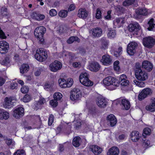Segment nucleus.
Returning <instances> with one entry per match:
<instances>
[{"instance_id":"7c9ffc66","label":"nucleus","mask_w":155,"mask_h":155,"mask_svg":"<svg viewBox=\"0 0 155 155\" xmlns=\"http://www.w3.org/2000/svg\"><path fill=\"white\" fill-rule=\"evenodd\" d=\"M9 113L4 110L0 109V119L6 120L9 117Z\"/></svg>"},{"instance_id":"bb28decb","label":"nucleus","mask_w":155,"mask_h":155,"mask_svg":"<svg viewBox=\"0 0 155 155\" xmlns=\"http://www.w3.org/2000/svg\"><path fill=\"white\" fill-rule=\"evenodd\" d=\"M146 109L151 112L155 111V98L152 99L151 104L147 105Z\"/></svg>"},{"instance_id":"c85d7f7f","label":"nucleus","mask_w":155,"mask_h":155,"mask_svg":"<svg viewBox=\"0 0 155 155\" xmlns=\"http://www.w3.org/2000/svg\"><path fill=\"white\" fill-rule=\"evenodd\" d=\"M87 12L85 9H80L79 10L78 15L79 18L84 19L87 17Z\"/></svg>"},{"instance_id":"393cba45","label":"nucleus","mask_w":155,"mask_h":155,"mask_svg":"<svg viewBox=\"0 0 155 155\" xmlns=\"http://www.w3.org/2000/svg\"><path fill=\"white\" fill-rule=\"evenodd\" d=\"M119 151L118 148L113 147L109 150L107 153V155H118Z\"/></svg>"},{"instance_id":"423d86ee","label":"nucleus","mask_w":155,"mask_h":155,"mask_svg":"<svg viewBox=\"0 0 155 155\" xmlns=\"http://www.w3.org/2000/svg\"><path fill=\"white\" fill-rule=\"evenodd\" d=\"M138 46L137 43L133 41L127 45V52L130 55H133L136 52V48Z\"/></svg>"},{"instance_id":"58836bf2","label":"nucleus","mask_w":155,"mask_h":155,"mask_svg":"<svg viewBox=\"0 0 155 155\" xmlns=\"http://www.w3.org/2000/svg\"><path fill=\"white\" fill-rule=\"evenodd\" d=\"M141 65L140 63L139 62H137L135 63L134 66V71L135 74L137 72H139L141 70Z\"/></svg>"},{"instance_id":"49530a36","label":"nucleus","mask_w":155,"mask_h":155,"mask_svg":"<svg viewBox=\"0 0 155 155\" xmlns=\"http://www.w3.org/2000/svg\"><path fill=\"white\" fill-rule=\"evenodd\" d=\"M31 99V96L28 94H25L23 98V101L25 102H28L30 101Z\"/></svg>"},{"instance_id":"cd10ccee","label":"nucleus","mask_w":155,"mask_h":155,"mask_svg":"<svg viewBox=\"0 0 155 155\" xmlns=\"http://www.w3.org/2000/svg\"><path fill=\"white\" fill-rule=\"evenodd\" d=\"M32 17L36 20L41 21L45 18V16L43 14H38L35 12H34L32 13Z\"/></svg>"},{"instance_id":"9d476101","label":"nucleus","mask_w":155,"mask_h":155,"mask_svg":"<svg viewBox=\"0 0 155 155\" xmlns=\"http://www.w3.org/2000/svg\"><path fill=\"white\" fill-rule=\"evenodd\" d=\"M96 102L98 106L101 108L105 107L107 104V102L105 99L101 96H99L97 97Z\"/></svg>"},{"instance_id":"de8ad7c7","label":"nucleus","mask_w":155,"mask_h":155,"mask_svg":"<svg viewBox=\"0 0 155 155\" xmlns=\"http://www.w3.org/2000/svg\"><path fill=\"white\" fill-rule=\"evenodd\" d=\"M62 95L60 93H56L54 94L53 97L55 99L58 100H60L62 97Z\"/></svg>"},{"instance_id":"79ce46f5","label":"nucleus","mask_w":155,"mask_h":155,"mask_svg":"<svg viewBox=\"0 0 155 155\" xmlns=\"http://www.w3.org/2000/svg\"><path fill=\"white\" fill-rule=\"evenodd\" d=\"M133 82L135 85L141 87H144L145 86V84L143 82L139 81L137 80H134Z\"/></svg>"},{"instance_id":"4d7b16f0","label":"nucleus","mask_w":155,"mask_h":155,"mask_svg":"<svg viewBox=\"0 0 155 155\" xmlns=\"http://www.w3.org/2000/svg\"><path fill=\"white\" fill-rule=\"evenodd\" d=\"M1 12L3 16H7V9L4 7H2L1 9Z\"/></svg>"},{"instance_id":"a211bd4d","label":"nucleus","mask_w":155,"mask_h":155,"mask_svg":"<svg viewBox=\"0 0 155 155\" xmlns=\"http://www.w3.org/2000/svg\"><path fill=\"white\" fill-rule=\"evenodd\" d=\"M142 66L143 68L145 69L148 71H151L153 68L152 64L147 60L144 61L143 62Z\"/></svg>"},{"instance_id":"5701e85b","label":"nucleus","mask_w":155,"mask_h":155,"mask_svg":"<svg viewBox=\"0 0 155 155\" xmlns=\"http://www.w3.org/2000/svg\"><path fill=\"white\" fill-rule=\"evenodd\" d=\"M132 140L134 142L137 141L141 137V134H139V132L137 131H133L130 134Z\"/></svg>"},{"instance_id":"680f3d73","label":"nucleus","mask_w":155,"mask_h":155,"mask_svg":"<svg viewBox=\"0 0 155 155\" xmlns=\"http://www.w3.org/2000/svg\"><path fill=\"white\" fill-rule=\"evenodd\" d=\"M81 125V124L80 122H75L74 123V128L76 129H78L80 127Z\"/></svg>"},{"instance_id":"e2e57ef3","label":"nucleus","mask_w":155,"mask_h":155,"mask_svg":"<svg viewBox=\"0 0 155 155\" xmlns=\"http://www.w3.org/2000/svg\"><path fill=\"white\" fill-rule=\"evenodd\" d=\"M41 105L40 104L38 103V102H37L34 106V109L37 110L38 109H40L41 107Z\"/></svg>"},{"instance_id":"f257e3e1","label":"nucleus","mask_w":155,"mask_h":155,"mask_svg":"<svg viewBox=\"0 0 155 155\" xmlns=\"http://www.w3.org/2000/svg\"><path fill=\"white\" fill-rule=\"evenodd\" d=\"M46 31V28L42 26L38 27L35 29V35L37 38L38 42L40 44H42L44 42V39L43 36Z\"/></svg>"},{"instance_id":"a19ab883","label":"nucleus","mask_w":155,"mask_h":155,"mask_svg":"<svg viewBox=\"0 0 155 155\" xmlns=\"http://www.w3.org/2000/svg\"><path fill=\"white\" fill-rule=\"evenodd\" d=\"M68 12L67 10H61L58 13V15L63 18L66 17L68 15Z\"/></svg>"},{"instance_id":"2eb2a0df","label":"nucleus","mask_w":155,"mask_h":155,"mask_svg":"<svg viewBox=\"0 0 155 155\" xmlns=\"http://www.w3.org/2000/svg\"><path fill=\"white\" fill-rule=\"evenodd\" d=\"M13 98L12 97H6L5 99V104H4V107L6 108H10L12 107L14 102Z\"/></svg>"},{"instance_id":"e433bc0d","label":"nucleus","mask_w":155,"mask_h":155,"mask_svg":"<svg viewBox=\"0 0 155 155\" xmlns=\"http://www.w3.org/2000/svg\"><path fill=\"white\" fill-rule=\"evenodd\" d=\"M148 24L149 25V27L147 28V29L149 31H152L155 25L154 19L153 18L150 19L148 22Z\"/></svg>"},{"instance_id":"1a4fd4ad","label":"nucleus","mask_w":155,"mask_h":155,"mask_svg":"<svg viewBox=\"0 0 155 155\" xmlns=\"http://www.w3.org/2000/svg\"><path fill=\"white\" fill-rule=\"evenodd\" d=\"M135 77L139 80L143 81L148 78V76L147 73L144 71H140L135 74Z\"/></svg>"},{"instance_id":"dca6fc26","label":"nucleus","mask_w":155,"mask_h":155,"mask_svg":"<svg viewBox=\"0 0 155 155\" xmlns=\"http://www.w3.org/2000/svg\"><path fill=\"white\" fill-rule=\"evenodd\" d=\"M88 68L91 71L96 72L100 69L101 66L97 62H92L89 64Z\"/></svg>"},{"instance_id":"f8f14e48","label":"nucleus","mask_w":155,"mask_h":155,"mask_svg":"<svg viewBox=\"0 0 155 155\" xmlns=\"http://www.w3.org/2000/svg\"><path fill=\"white\" fill-rule=\"evenodd\" d=\"M13 116L16 118H18L23 116L24 108L21 107L17 108L14 110Z\"/></svg>"},{"instance_id":"8fccbe9b","label":"nucleus","mask_w":155,"mask_h":155,"mask_svg":"<svg viewBox=\"0 0 155 155\" xmlns=\"http://www.w3.org/2000/svg\"><path fill=\"white\" fill-rule=\"evenodd\" d=\"M10 63L9 58L6 57H5V59L1 62V63L2 65H7Z\"/></svg>"},{"instance_id":"473e14b6","label":"nucleus","mask_w":155,"mask_h":155,"mask_svg":"<svg viewBox=\"0 0 155 155\" xmlns=\"http://www.w3.org/2000/svg\"><path fill=\"white\" fill-rule=\"evenodd\" d=\"M125 22L124 18H117L115 21H114V24H117L118 25V27H120L123 25Z\"/></svg>"},{"instance_id":"bf43d9fd","label":"nucleus","mask_w":155,"mask_h":155,"mask_svg":"<svg viewBox=\"0 0 155 155\" xmlns=\"http://www.w3.org/2000/svg\"><path fill=\"white\" fill-rule=\"evenodd\" d=\"M49 14L51 16H54L57 15V12L55 9H52L50 11Z\"/></svg>"},{"instance_id":"c756f323","label":"nucleus","mask_w":155,"mask_h":155,"mask_svg":"<svg viewBox=\"0 0 155 155\" xmlns=\"http://www.w3.org/2000/svg\"><path fill=\"white\" fill-rule=\"evenodd\" d=\"M81 139L80 137L76 136L72 140V144L75 147H78L81 144Z\"/></svg>"},{"instance_id":"b1692460","label":"nucleus","mask_w":155,"mask_h":155,"mask_svg":"<svg viewBox=\"0 0 155 155\" xmlns=\"http://www.w3.org/2000/svg\"><path fill=\"white\" fill-rule=\"evenodd\" d=\"M91 149L95 155H98L100 154L103 150L101 148L96 145H93L91 146Z\"/></svg>"},{"instance_id":"3c124183","label":"nucleus","mask_w":155,"mask_h":155,"mask_svg":"<svg viewBox=\"0 0 155 155\" xmlns=\"http://www.w3.org/2000/svg\"><path fill=\"white\" fill-rule=\"evenodd\" d=\"M95 17L97 19H100L101 18V11L99 8H97L96 10Z\"/></svg>"},{"instance_id":"412c9836","label":"nucleus","mask_w":155,"mask_h":155,"mask_svg":"<svg viewBox=\"0 0 155 155\" xmlns=\"http://www.w3.org/2000/svg\"><path fill=\"white\" fill-rule=\"evenodd\" d=\"M100 41L101 49L104 50L107 49L109 43V41L106 38L103 37L101 38Z\"/></svg>"},{"instance_id":"603ef678","label":"nucleus","mask_w":155,"mask_h":155,"mask_svg":"<svg viewBox=\"0 0 155 155\" xmlns=\"http://www.w3.org/2000/svg\"><path fill=\"white\" fill-rule=\"evenodd\" d=\"M119 64V62L118 61H116L114 63V70L117 71H118L120 69V68L118 65Z\"/></svg>"},{"instance_id":"5fc2aeb1","label":"nucleus","mask_w":155,"mask_h":155,"mask_svg":"<svg viewBox=\"0 0 155 155\" xmlns=\"http://www.w3.org/2000/svg\"><path fill=\"white\" fill-rule=\"evenodd\" d=\"M57 100L54 99L50 101V104L53 107H56L58 105Z\"/></svg>"},{"instance_id":"052dcab7","label":"nucleus","mask_w":155,"mask_h":155,"mask_svg":"<svg viewBox=\"0 0 155 155\" xmlns=\"http://www.w3.org/2000/svg\"><path fill=\"white\" fill-rule=\"evenodd\" d=\"M25 152V151L23 149L18 150L14 153V155H21L24 153Z\"/></svg>"},{"instance_id":"f704fd0d","label":"nucleus","mask_w":155,"mask_h":155,"mask_svg":"<svg viewBox=\"0 0 155 155\" xmlns=\"http://www.w3.org/2000/svg\"><path fill=\"white\" fill-rule=\"evenodd\" d=\"M29 65L26 64H23L22 65L20 68V72L21 74L26 73L29 70Z\"/></svg>"},{"instance_id":"ddd939ff","label":"nucleus","mask_w":155,"mask_h":155,"mask_svg":"<svg viewBox=\"0 0 155 155\" xmlns=\"http://www.w3.org/2000/svg\"><path fill=\"white\" fill-rule=\"evenodd\" d=\"M101 61L103 64L105 65H109L112 63V59L110 56L108 55H104L102 57Z\"/></svg>"},{"instance_id":"2f4dec72","label":"nucleus","mask_w":155,"mask_h":155,"mask_svg":"<svg viewBox=\"0 0 155 155\" xmlns=\"http://www.w3.org/2000/svg\"><path fill=\"white\" fill-rule=\"evenodd\" d=\"M88 74L86 72H82L79 76V80L81 83H84V80H88ZM85 83H84V84Z\"/></svg>"},{"instance_id":"20e7f679","label":"nucleus","mask_w":155,"mask_h":155,"mask_svg":"<svg viewBox=\"0 0 155 155\" xmlns=\"http://www.w3.org/2000/svg\"><path fill=\"white\" fill-rule=\"evenodd\" d=\"M73 80L71 78L68 79L67 81L63 78H60L58 80L60 87L63 88L71 87L73 84Z\"/></svg>"},{"instance_id":"c03bdc74","label":"nucleus","mask_w":155,"mask_h":155,"mask_svg":"<svg viewBox=\"0 0 155 155\" xmlns=\"http://www.w3.org/2000/svg\"><path fill=\"white\" fill-rule=\"evenodd\" d=\"M84 83H81L83 85L87 87L91 86L93 84V83L89 79V78H88V80L86 79V80H84Z\"/></svg>"},{"instance_id":"338daca9","label":"nucleus","mask_w":155,"mask_h":155,"mask_svg":"<svg viewBox=\"0 0 155 155\" xmlns=\"http://www.w3.org/2000/svg\"><path fill=\"white\" fill-rule=\"evenodd\" d=\"M143 144L145 147L149 146L150 144V141L148 140H143Z\"/></svg>"},{"instance_id":"ea45409f","label":"nucleus","mask_w":155,"mask_h":155,"mask_svg":"<svg viewBox=\"0 0 155 155\" xmlns=\"http://www.w3.org/2000/svg\"><path fill=\"white\" fill-rule=\"evenodd\" d=\"M74 41L79 42L80 39L77 37H71L67 40V42L68 44H71Z\"/></svg>"},{"instance_id":"6e6552de","label":"nucleus","mask_w":155,"mask_h":155,"mask_svg":"<svg viewBox=\"0 0 155 155\" xmlns=\"http://www.w3.org/2000/svg\"><path fill=\"white\" fill-rule=\"evenodd\" d=\"M62 67L61 63L58 61H55L49 65L50 69L53 72H56L60 69Z\"/></svg>"},{"instance_id":"13d9d810","label":"nucleus","mask_w":155,"mask_h":155,"mask_svg":"<svg viewBox=\"0 0 155 155\" xmlns=\"http://www.w3.org/2000/svg\"><path fill=\"white\" fill-rule=\"evenodd\" d=\"M122 51V48L121 47H119L117 51H116L114 52V55L116 57H117L120 54V53Z\"/></svg>"},{"instance_id":"0e129e2a","label":"nucleus","mask_w":155,"mask_h":155,"mask_svg":"<svg viewBox=\"0 0 155 155\" xmlns=\"http://www.w3.org/2000/svg\"><path fill=\"white\" fill-rule=\"evenodd\" d=\"M10 88L12 89H16L17 88V83H12L10 86Z\"/></svg>"},{"instance_id":"6e6d98bb","label":"nucleus","mask_w":155,"mask_h":155,"mask_svg":"<svg viewBox=\"0 0 155 155\" xmlns=\"http://www.w3.org/2000/svg\"><path fill=\"white\" fill-rule=\"evenodd\" d=\"M29 91V88L27 86H24L21 88V92L24 94L27 93Z\"/></svg>"},{"instance_id":"4c0bfd02","label":"nucleus","mask_w":155,"mask_h":155,"mask_svg":"<svg viewBox=\"0 0 155 155\" xmlns=\"http://www.w3.org/2000/svg\"><path fill=\"white\" fill-rule=\"evenodd\" d=\"M135 0H125L123 2V5L124 6H127L134 5Z\"/></svg>"},{"instance_id":"4468645a","label":"nucleus","mask_w":155,"mask_h":155,"mask_svg":"<svg viewBox=\"0 0 155 155\" xmlns=\"http://www.w3.org/2000/svg\"><path fill=\"white\" fill-rule=\"evenodd\" d=\"M107 120L108 124L111 127L114 126L117 123V120L114 115L110 114L107 117Z\"/></svg>"},{"instance_id":"aec40b11","label":"nucleus","mask_w":155,"mask_h":155,"mask_svg":"<svg viewBox=\"0 0 155 155\" xmlns=\"http://www.w3.org/2000/svg\"><path fill=\"white\" fill-rule=\"evenodd\" d=\"M135 12L136 15L135 17L136 18H138V15H146L147 14V9L143 8H138L136 9Z\"/></svg>"},{"instance_id":"6ab92c4d","label":"nucleus","mask_w":155,"mask_h":155,"mask_svg":"<svg viewBox=\"0 0 155 155\" xmlns=\"http://www.w3.org/2000/svg\"><path fill=\"white\" fill-rule=\"evenodd\" d=\"M128 30L130 32L137 31L140 29V27L137 23L130 24L128 26Z\"/></svg>"},{"instance_id":"7ed1b4c3","label":"nucleus","mask_w":155,"mask_h":155,"mask_svg":"<svg viewBox=\"0 0 155 155\" xmlns=\"http://www.w3.org/2000/svg\"><path fill=\"white\" fill-rule=\"evenodd\" d=\"M35 57L36 59L39 61H44L48 57L47 51L42 48L37 49Z\"/></svg>"},{"instance_id":"0eeeda50","label":"nucleus","mask_w":155,"mask_h":155,"mask_svg":"<svg viewBox=\"0 0 155 155\" xmlns=\"http://www.w3.org/2000/svg\"><path fill=\"white\" fill-rule=\"evenodd\" d=\"M143 42L145 47L150 48H152L155 44V40L152 38L148 37L144 38Z\"/></svg>"},{"instance_id":"69168bd1","label":"nucleus","mask_w":155,"mask_h":155,"mask_svg":"<svg viewBox=\"0 0 155 155\" xmlns=\"http://www.w3.org/2000/svg\"><path fill=\"white\" fill-rule=\"evenodd\" d=\"M6 143L8 145L11 144L13 145L14 144V143L12 142V140L11 139H7L6 141Z\"/></svg>"},{"instance_id":"a878e982","label":"nucleus","mask_w":155,"mask_h":155,"mask_svg":"<svg viewBox=\"0 0 155 155\" xmlns=\"http://www.w3.org/2000/svg\"><path fill=\"white\" fill-rule=\"evenodd\" d=\"M121 105L122 108L126 110H128L130 107V104L129 101L125 99H122L121 100Z\"/></svg>"},{"instance_id":"774afa93","label":"nucleus","mask_w":155,"mask_h":155,"mask_svg":"<svg viewBox=\"0 0 155 155\" xmlns=\"http://www.w3.org/2000/svg\"><path fill=\"white\" fill-rule=\"evenodd\" d=\"M75 6L73 4L71 5L68 8V11H73L75 9Z\"/></svg>"},{"instance_id":"4be33fe9","label":"nucleus","mask_w":155,"mask_h":155,"mask_svg":"<svg viewBox=\"0 0 155 155\" xmlns=\"http://www.w3.org/2000/svg\"><path fill=\"white\" fill-rule=\"evenodd\" d=\"M120 83L122 86H127L129 84V81L127 79V76L124 74L121 75L120 77Z\"/></svg>"},{"instance_id":"09e8293b","label":"nucleus","mask_w":155,"mask_h":155,"mask_svg":"<svg viewBox=\"0 0 155 155\" xmlns=\"http://www.w3.org/2000/svg\"><path fill=\"white\" fill-rule=\"evenodd\" d=\"M147 97L145 94V93L143 92V91H142L138 95V99L140 101H141Z\"/></svg>"},{"instance_id":"39448f33","label":"nucleus","mask_w":155,"mask_h":155,"mask_svg":"<svg viewBox=\"0 0 155 155\" xmlns=\"http://www.w3.org/2000/svg\"><path fill=\"white\" fill-rule=\"evenodd\" d=\"M81 97V92L78 88H74L71 93L70 98L72 101L78 100Z\"/></svg>"},{"instance_id":"c9c22d12","label":"nucleus","mask_w":155,"mask_h":155,"mask_svg":"<svg viewBox=\"0 0 155 155\" xmlns=\"http://www.w3.org/2000/svg\"><path fill=\"white\" fill-rule=\"evenodd\" d=\"M63 55L65 57H67L71 61L75 58V54L72 52H66L63 54Z\"/></svg>"},{"instance_id":"864d4df0","label":"nucleus","mask_w":155,"mask_h":155,"mask_svg":"<svg viewBox=\"0 0 155 155\" xmlns=\"http://www.w3.org/2000/svg\"><path fill=\"white\" fill-rule=\"evenodd\" d=\"M54 116L52 114L50 115L48 118V124L49 126L51 125L54 121Z\"/></svg>"},{"instance_id":"72a5a7b5","label":"nucleus","mask_w":155,"mask_h":155,"mask_svg":"<svg viewBox=\"0 0 155 155\" xmlns=\"http://www.w3.org/2000/svg\"><path fill=\"white\" fill-rule=\"evenodd\" d=\"M116 32L115 31L112 30L111 28L108 29L107 34V37L110 39L115 38L116 36Z\"/></svg>"},{"instance_id":"a18cd8bd","label":"nucleus","mask_w":155,"mask_h":155,"mask_svg":"<svg viewBox=\"0 0 155 155\" xmlns=\"http://www.w3.org/2000/svg\"><path fill=\"white\" fill-rule=\"evenodd\" d=\"M143 92L145 93V94L147 97L148 95H151L152 93V91L151 89L149 88H147L144 89L143 90Z\"/></svg>"},{"instance_id":"f3484780","label":"nucleus","mask_w":155,"mask_h":155,"mask_svg":"<svg viewBox=\"0 0 155 155\" xmlns=\"http://www.w3.org/2000/svg\"><path fill=\"white\" fill-rule=\"evenodd\" d=\"M91 34L95 38H98L102 35V31L99 28H93L91 30Z\"/></svg>"},{"instance_id":"9b49d317","label":"nucleus","mask_w":155,"mask_h":155,"mask_svg":"<svg viewBox=\"0 0 155 155\" xmlns=\"http://www.w3.org/2000/svg\"><path fill=\"white\" fill-rule=\"evenodd\" d=\"M9 48V45L7 42L4 41H0V52L1 54L7 52Z\"/></svg>"},{"instance_id":"37998d69","label":"nucleus","mask_w":155,"mask_h":155,"mask_svg":"<svg viewBox=\"0 0 155 155\" xmlns=\"http://www.w3.org/2000/svg\"><path fill=\"white\" fill-rule=\"evenodd\" d=\"M151 130L148 128H145L143 130V132L142 134V137L144 138H145L146 135H150V134Z\"/></svg>"},{"instance_id":"f03ea898","label":"nucleus","mask_w":155,"mask_h":155,"mask_svg":"<svg viewBox=\"0 0 155 155\" xmlns=\"http://www.w3.org/2000/svg\"><path fill=\"white\" fill-rule=\"evenodd\" d=\"M103 83L105 85L112 87V88L110 89L111 90L115 89L118 84L117 80L111 76L107 77L104 79Z\"/></svg>"}]
</instances>
